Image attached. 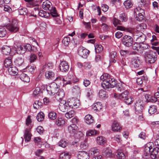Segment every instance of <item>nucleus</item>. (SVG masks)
Segmentation results:
<instances>
[{"label":"nucleus","mask_w":159,"mask_h":159,"mask_svg":"<svg viewBox=\"0 0 159 159\" xmlns=\"http://www.w3.org/2000/svg\"><path fill=\"white\" fill-rule=\"evenodd\" d=\"M6 27L7 29L11 32L15 33L19 30L17 24L14 23L13 21L11 23L7 24Z\"/></svg>","instance_id":"0eeeda50"},{"label":"nucleus","mask_w":159,"mask_h":159,"mask_svg":"<svg viewBox=\"0 0 159 159\" xmlns=\"http://www.w3.org/2000/svg\"><path fill=\"white\" fill-rule=\"evenodd\" d=\"M99 151L96 148H92L89 150V154L92 159H101L102 156L99 155Z\"/></svg>","instance_id":"7ed1b4c3"},{"label":"nucleus","mask_w":159,"mask_h":159,"mask_svg":"<svg viewBox=\"0 0 159 159\" xmlns=\"http://www.w3.org/2000/svg\"><path fill=\"white\" fill-rule=\"evenodd\" d=\"M69 132L72 134L76 133L78 129V127L75 124H72L68 127Z\"/></svg>","instance_id":"a211bd4d"},{"label":"nucleus","mask_w":159,"mask_h":159,"mask_svg":"<svg viewBox=\"0 0 159 159\" xmlns=\"http://www.w3.org/2000/svg\"><path fill=\"white\" fill-rule=\"evenodd\" d=\"M109 61L110 63H115L117 59V53L116 51H112L109 54Z\"/></svg>","instance_id":"4468645a"},{"label":"nucleus","mask_w":159,"mask_h":159,"mask_svg":"<svg viewBox=\"0 0 159 159\" xmlns=\"http://www.w3.org/2000/svg\"><path fill=\"white\" fill-rule=\"evenodd\" d=\"M144 57L145 61L150 64L154 63L157 59L156 52L152 51L146 52L144 54Z\"/></svg>","instance_id":"f03ea898"},{"label":"nucleus","mask_w":159,"mask_h":159,"mask_svg":"<svg viewBox=\"0 0 159 159\" xmlns=\"http://www.w3.org/2000/svg\"><path fill=\"white\" fill-rule=\"evenodd\" d=\"M72 92L76 95H80L81 93V90L80 87L76 85L73 87L72 89Z\"/></svg>","instance_id":"c756f323"},{"label":"nucleus","mask_w":159,"mask_h":159,"mask_svg":"<svg viewBox=\"0 0 159 159\" xmlns=\"http://www.w3.org/2000/svg\"><path fill=\"white\" fill-rule=\"evenodd\" d=\"M2 52L3 54L5 55H8L9 54L11 51V48L9 47L7 45H5L2 47Z\"/></svg>","instance_id":"cd10ccee"},{"label":"nucleus","mask_w":159,"mask_h":159,"mask_svg":"<svg viewBox=\"0 0 159 159\" xmlns=\"http://www.w3.org/2000/svg\"><path fill=\"white\" fill-rule=\"evenodd\" d=\"M70 41V40L69 37H65L62 41L63 43L66 46H68Z\"/></svg>","instance_id":"3c124183"},{"label":"nucleus","mask_w":159,"mask_h":159,"mask_svg":"<svg viewBox=\"0 0 159 159\" xmlns=\"http://www.w3.org/2000/svg\"><path fill=\"white\" fill-rule=\"evenodd\" d=\"M18 12L20 15H25L27 13V10L25 8H20L18 10Z\"/></svg>","instance_id":"603ef678"},{"label":"nucleus","mask_w":159,"mask_h":159,"mask_svg":"<svg viewBox=\"0 0 159 159\" xmlns=\"http://www.w3.org/2000/svg\"><path fill=\"white\" fill-rule=\"evenodd\" d=\"M98 94L99 97L101 98H105L106 96V92L103 90H100Z\"/></svg>","instance_id":"680f3d73"},{"label":"nucleus","mask_w":159,"mask_h":159,"mask_svg":"<svg viewBox=\"0 0 159 159\" xmlns=\"http://www.w3.org/2000/svg\"><path fill=\"white\" fill-rule=\"evenodd\" d=\"M70 154L68 152H65L61 153L60 155V159H70Z\"/></svg>","instance_id":"bb28decb"},{"label":"nucleus","mask_w":159,"mask_h":159,"mask_svg":"<svg viewBox=\"0 0 159 159\" xmlns=\"http://www.w3.org/2000/svg\"><path fill=\"white\" fill-rule=\"evenodd\" d=\"M70 108L76 109L80 105V101L77 99H72L68 102Z\"/></svg>","instance_id":"1a4fd4ad"},{"label":"nucleus","mask_w":159,"mask_h":159,"mask_svg":"<svg viewBox=\"0 0 159 159\" xmlns=\"http://www.w3.org/2000/svg\"><path fill=\"white\" fill-rule=\"evenodd\" d=\"M75 114L74 111L73 110H71L66 114L65 116L67 118H70L73 117Z\"/></svg>","instance_id":"de8ad7c7"},{"label":"nucleus","mask_w":159,"mask_h":159,"mask_svg":"<svg viewBox=\"0 0 159 159\" xmlns=\"http://www.w3.org/2000/svg\"><path fill=\"white\" fill-rule=\"evenodd\" d=\"M49 11H50L51 15L53 17H57L59 16L55 7H52L51 9H50Z\"/></svg>","instance_id":"473e14b6"},{"label":"nucleus","mask_w":159,"mask_h":159,"mask_svg":"<svg viewBox=\"0 0 159 159\" xmlns=\"http://www.w3.org/2000/svg\"><path fill=\"white\" fill-rule=\"evenodd\" d=\"M97 133V131L95 130H91L87 132L86 135L88 136H92L96 134Z\"/></svg>","instance_id":"e2e57ef3"},{"label":"nucleus","mask_w":159,"mask_h":159,"mask_svg":"<svg viewBox=\"0 0 159 159\" xmlns=\"http://www.w3.org/2000/svg\"><path fill=\"white\" fill-rule=\"evenodd\" d=\"M69 65L66 61H63L61 62L59 65V69L62 72H66L69 69Z\"/></svg>","instance_id":"9b49d317"},{"label":"nucleus","mask_w":159,"mask_h":159,"mask_svg":"<svg viewBox=\"0 0 159 159\" xmlns=\"http://www.w3.org/2000/svg\"><path fill=\"white\" fill-rule=\"evenodd\" d=\"M64 119L61 117H58L56 120L55 124L58 126H62L65 124Z\"/></svg>","instance_id":"c85d7f7f"},{"label":"nucleus","mask_w":159,"mask_h":159,"mask_svg":"<svg viewBox=\"0 0 159 159\" xmlns=\"http://www.w3.org/2000/svg\"><path fill=\"white\" fill-rule=\"evenodd\" d=\"M124 5L126 9H129L132 7L133 5L130 1L127 0L124 2Z\"/></svg>","instance_id":"79ce46f5"},{"label":"nucleus","mask_w":159,"mask_h":159,"mask_svg":"<svg viewBox=\"0 0 159 159\" xmlns=\"http://www.w3.org/2000/svg\"><path fill=\"white\" fill-rule=\"evenodd\" d=\"M59 107L61 110L63 112L67 111L70 108L68 102H66L65 101H62L59 105Z\"/></svg>","instance_id":"423d86ee"},{"label":"nucleus","mask_w":159,"mask_h":159,"mask_svg":"<svg viewBox=\"0 0 159 159\" xmlns=\"http://www.w3.org/2000/svg\"><path fill=\"white\" fill-rule=\"evenodd\" d=\"M120 19L122 21H126L128 20V17L126 15L123 13L120 15Z\"/></svg>","instance_id":"864d4df0"},{"label":"nucleus","mask_w":159,"mask_h":159,"mask_svg":"<svg viewBox=\"0 0 159 159\" xmlns=\"http://www.w3.org/2000/svg\"><path fill=\"white\" fill-rule=\"evenodd\" d=\"M102 154L106 157H112L113 156L111 150L109 148H104L102 151Z\"/></svg>","instance_id":"6ab92c4d"},{"label":"nucleus","mask_w":159,"mask_h":159,"mask_svg":"<svg viewBox=\"0 0 159 159\" xmlns=\"http://www.w3.org/2000/svg\"><path fill=\"white\" fill-rule=\"evenodd\" d=\"M24 59L22 57H17L14 61L15 65L18 66H21L24 63Z\"/></svg>","instance_id":"5701e85b"},{"label":"nucleus","mask_w":159,"mask_h":159,"mask_svg":"<svg viewBox=\"0 0 159 159\" xmlns=\"http://www.w3.org/2000/svg\"><path fill=\"white\" fill-rule=\"evenodd\" d=\"M102 107L101 102H98L95 104L94 106V110H95L99 111L102 109Z\"/></svg>","instance_id":"49530a36"},{"label":"nucleus","mask_w":159,"mask_h":159,"mask_svg":"<svg viewBox=\"0 0 159 159\" xmlns=\"http://www.w3.org/2000/svg\"><path fill=\"white\" fill-rule=\"evenodd\" d=\"M89 51L86 49L79 48L78 53L79 55L84 58H86L89 55Z\"/></svg>","instance_id":"2eb2a0df"},{"label":"nucleus","mask_w":159,"mask_h":159,"mask_svg":"<svg viewBox=\"0 0 159 159\" xmlns=\"http://www.w3.org/2000/svg\"><path fill=\"white\" fill-rule=\"evenodd\" d=\"M157 109V107L155 106L152 105L148 109L149 113L151 115L154 114L156 112Z\"/></svg>","instance_id":"4c0bfd02"},{"label":"nucleus","mask_w":159,"mask_h":159,"mask_svg":"<svg viewBox=\"0 0 159 159\" xmlns=\"http://www.w3.org/2000/svg\"><path fill=\"white\" fill-rule=\"evenodd\" d=\"M100 79L102 81L101 83L102 86L104 89H108L110 87L114 88L116 84V80L107 73L102 75Z\"/></svg>","instance_id":"f257e3e1"},{"label":"nucleus","mask_w":159,"mask_h":159,"mask_svg":"<svg viewBox=\"0 0 159 159\" xmlns=\"http://www.w3.org/2000/svg\"><path fill=\"white\" fill-rule=\"evenodd\" d=\"M15 50L18 54H22L25 52L24 45L17 46L16 47H15Z\"/></svg>","instance_id":"393cba45"},{"label":"nucleus","mask_w":159,"mask_h":159,"mask_svg":"<svg viewBox=\"0 0 159 159\" xmlns=\"http://www.w3.org/2000/svg\"><path fill=\"white\" fill-rule=\"evenodd\" d=\"M133 49L134 50L135 52H132V54H136V52L140 51L139 44L138 43H135L133 44L132 46Z\"/></svg>","instance_id":"c9c22d12"},{"label":"nucleus","mask_w":159,"mask_h":159,"mask_svg":"<svg viewBox=\"0 0 159 159\" xmlns=\"http://www.w3.org/2000/svg\"><path fill=\"white\" fill-rule=\"evenodd\" d=\"M52 7L51 3L49 1L47 0L43 3L42 7L45 10H49Z\"/></svg>","instance_id":"aec40b11"},{"label":"nucleus","mask_w":159,"mask_h":159,"mask_svg":"<svg viewBox=\"0 0 159 159\" xmlns=\"http://www.w3.org/2000/svg\"><path fill=\"white\" fill-rule=\"evenodd\" d=\"M37 58L36 56L34 54H31L30 56V61L32 62H34Z\"/></svg>","instance_id":"69168bd1"},{"label":"nucleus","mask_w":159,"mask_h":159,"mask_svg":"<svg viewBox=\"0 0 159 159\" xmlns=\"http://www.w3.org/2000/svg\"><path fill=\"white\" fill-rule=\"evenodd\" d=\"M133 39L131 36L126 35L123 38L122 43L125 46L129 47L133 44Z\"/></svg>","instance_id":"20e7f679"},{"label":"nucleus","mask_w":159,"mask_h":159,"mask_svg":"<svg viewBox=\"0 0 159 159\" xmlns=\"http://www.w3.org/2000/svg\"><path fill=\"white\" fill-rule=\"evenodd\" d=\"M36 67L34 66H27V69L31 73H32L34 72Z\"/></svg>","instance_id":"0e129e2a"},{"label":"nucleus","mask_w":159,"mask_h":159,"mask_svg":"<svg viewBox=\"0 0 159 159\" xmlns=\"http://www.w3.org/2000/svg\"><path fill=\"white\" fill-rule=\"evenodd\" d=\"M59 146L62 148H65L67 145V143L66 141L63 140H61L58 143Z\"/></svg>","instance_id":"4d7b16f0"},{"label":"nucleus","mask_w":159,"mask_h":159,"mask_svg":"<svg viewBox=\"0 0 159 159\" xmlns=\"http://www.w3.org/2000/svg\"><path fill=\"white\" fill-rule=\"evenodd\" d=\"M44 117V113L42 112H40L37 114L36 118L38 121L41 122L43 120Z\"/></svg>","instance_id":"ea45409f"},{"label":"nucleus","mask_w":159,"mask_h":159,"mask_svg":"<svg viewBox=\"0 0 159 159\" xmlns=\"http://www.w3.org/2000/svg\"><path fill=\"white\" fill-rule=\"evenodd\" d=\"M106 139L103 137H98L97 138V143L99 145H102L105 143Z\"/></svg>","instance_id":"37998d69"},{"label":"nucleus","mask_w":159,"mask_h":159,"mask_svg":"<svg viewBox=\"0 0 159 159\" xmlns=\"http://www.w3.org/2000/svg\"><path fill=\"white\" fill-rule=\"evenodd\" d=\"M31 134L30 133L29 130L26 129L25 130L24 134V138L25 142H29L30 141L31 138Z\"/></svg>","instance_id":"b1692460"},{"label":"nucleus","mask_w":159,"mask_h":159,"mask_svg":"<svg viewBox=\"0 0 159 159\" xmlns=\"http://www.w3.org/2000/svg\"><path fill=\"white\" fill-rule=\"evenodd\" d=\"M36 130L37 132L40 134H43L44 131L43 128L41 126H38L37 127Z\"/></svg>","instance_id":"774afa93"},{"label":"nucleus","mask_w":159,"mask_h":159,"mask_svg":"<svg viewBox=\"0 0 159 159\" xmlns=\"http://www.w3.org/2000/svg\"><path fill=\"white\" fill-rule=\"evenodd\" d=\"M122 129V127L120 123L116 120H114L111 126V130L114 132H120Z\"/></svg>","instance_id":"6e6552de"},{"label":"nucleus","mask_w":159,"mask_h":159,"mask_svg":"<svg viewBox=\"0 0 159 159\" xmlns=\"http://www.w3.org/2000/svg\"><path fill=\"white\" fill-rule=\"evenodd\" d=\"M95 49L96 53H98L102 50L103 48L101 45L97 44L95 46Z\"/></svg>","instance_id":"09e8293b"},{"label":"nucleus","mask_w":159,"mask_h":159,"mask_svg":"<svg viewBox=\"0 0 159 159\" xmlns=\"http://www.w3.org/2000/svg\"><path fill=\"white\" fill-rule=\"evenodd\" d=\"M144 17L143 14H141V13H138V16L137 15L135 18L137 20L141 21L144 19Z\"/></svg>","instance_id":"052dcab7"},{"label":"nucleus","mask_w":159,"mask_h":159,"mask_svg":"<svg viewBox=\"0 0 159 159\" xmlns=\"http://www.w3.org/2000/svg\"><path fill=\"white\" fill-rule=\"evenodd\" d=\"M20 78L24 82H28L30 81V78L28 75L24 73H22L20 74Z\"/></svg>","instance_id":"7c9ffc66"},{"label":"nucleus","mask_w":159,"mask_h":159,"mask_svg":"<svg viewBox=\"0 0 159 159\" xmlns=\"http://www.w3.org/2000/svg\"><path fill=\"white\" fill-rule=\"evenodd\" d=\"M80 146L82 149H85L88 146L87 143L86 142L84 141L81 143Z\"/></svg>","instance_id":"338daca9"},{"label":"nucleus","mask_w":159,"mask_h":159,"mask_svg":"<svg viewBox=\"0 0 159 159\" xmlns=\"http://www.w3.org/2000/svg\"><path fill=\"white\" fill-rule=\"evenodd\" d=\"M134 38L135 39L137 43H143L146 39L145 35L141 32H138V33L135 34L134 35Z\"/></svg>","instance_id":"39448f33"},{"label":"nucleus","mask_w":159,"mask_h":159,"mask_svg":"<svg viewBox=\"0 0 159 159\" xmlns=\"http://www.w3.org/2000/svg\"><path fill=\"white\" fill-rule=\"evenodd\" d=\"M89 153L84 151H80L77 155L78 159H89Z\"/></svg>","instance_id":"f8f14e48"},{"label":"nucleus","mask_w":159,"mask_h":159,"mask_svg":"<svg viewBox=\"0 0 159 159\" xmlns=\"http://www.w3.org/2000/svg\"><path fill=\"white\" fill-rule=\"evenodd\" d=\"M4 64L5 67H10L12 64L11 59L9 57L6 58L5 60Z\"/></svg>","instance_id":"58836bf2"},{"label":"nucleus","mask_w":159,"mask_h":159,"mask_svg":"<svg viewBox=\"0 0 159 159\" xmlns=\"http://www.w3.org/2000/svg\"><path fill=\"white\" fill-rule=\"evenodd\" d=\"M41 106L42 103L39 101H35L33 104L34 107L36 109H39Z\"/></svg>","instance_id":"6e6d98bb"},{"label":"nucleus","mask_w":159,"mask_h":159,"mask_svg":"<svg viewBox=\"0 0 159 159\" xmlns=\"http://www.w3.org/2000/svg\"><path fill=\"white\" fill-rule=\"evenodd\" d=\"M6 34V31L4 27L0 28V37H3Z\"/></svg>","instance_id":"5fc2aeb1"},{"label":"nucleus","mask_w":159,"mask_h":159,"mask_svg":"<svg viewBox=\"0 0 159 159\" xmlns=\"http://www.w3.org/2000/svg\"><path fill=\"white\" fill-rule=\"evenodd\" d=\"M48 116L50 119L54 120L57 118V114L55 112L53 111H51L49 113Z\"/></svg>","instance_id":"a19ab883"},{"label":"nucleus","mask_w":159,"mask_h":159,"mask_svg":"<svg viewBox=\"0 0 159 159\" xmlns=\"http://www.w3.org/2000/svg\"><path fill=\"white\" fill-rule=\"evenodd\" d=\"M8 71L10 74L15 75L17 73L18 70L15 66H10L8 68Z\"/></svg>","instance_id":"a878e982"},{"label":"nucleus","mask_w":159,"mask_h":159,"mask_svg":"<svg viewBox=\"0 0 159 159\" xmlns=\"http://www.w3.org/2000/svg\"><path fill=\"white\" fill-rule=\"evenodd\" d=\"M135 108L136 112H139L140 114V115L139 116V117H141L142 119H143V117L141 116L143 109V107L142 104H140V103L137 102L135 104ZM140 119H142V118H140Z\"/></svg>","instance_id":"f3484780"},{"label":"nucleus","mask_w":159,"mask_h":159,"mask_svg":"<svg viewBox=\"0 0 159 159\" xmlns=\"http://www.w3.org/2000/svg\"><path fill=\"white\" fill-rule=\"evenodd\" d=\"M152 151L151 152V157L152 159H156L159 156V149L156 147L152 148Z\"/></svg>","instance_id":"dca6fc26"},{"label":"nucleus","mask_w":159,"mask_h":159,"mask_svg":"<svg viewBox=\"0 0 159 159\" xmlns=\"http://www.w3.org/2000/svg\"><path fill=\"white\" fill-rule=\"evenodd\" d=\"M139 44V50L140 51L142 52L143 51L148 48V45L144 43H143Z\"/></svg>","instance_id":"a18cd8bd"},{"label":"nucleus","mask_w":159,"mask_h":159,"mask_svg":"<svg viewBox=\"0 0 159 159\" xmlns=\"http://www.w3.org/2000/svg\"><path fill=\"white\" fill-rule=\"evenodd\" d=\"M24 47L25 49V52L26 51H30L31 50H32L33 52H36L37 51V49L36 48H35V49H33L31 46L29 44H27L25 45H24ZM34 48V47H33Z\"/></svg>","instance_id":"e433bc0d"},{"label":"nucleus","mask_w":159,"mask_h":159,"mask_svg":"<svg viewBox=\"0 0 159 159\" xmlns=\"http://www.w3.org/2000/svg\"><path fill=\"white\" fill-rule=\"evenodd\" d=\"M39 15L42 17H44L45 18H47L48 16L47 15L49 16V13L43 10L40 11L39 12Z\"/></svg>","instance_id":"8fccbe9b"},{"label":"nucleus","mask_w":159,"mask_h":159,"mask_svg":"<svg viewBox=\"0 0 159 159\" xmlns=\"http://www.w3.org/2000/svg\"><path fill=\"white\" fill-rule=\"evenodd\" d=\"M125 84H122L120 83L117 84V82L116 81V84L115 86H116V89L118 91L121 92L125 89Z\"/></svg>","instance_id":"f704fd0d"},{"label":"nucleus","mask_w":159,"mask_h":159,"mask_svg":"<svg viewBox=\"0 0 159 159\" xmlns=\"http://www.w3.org/2000/svg\"><path fill=\"white\" fill-rule=\"evenodd\" d=\"M116 157L118 159H124L125 157L124 154L123 152L119 151H118Z\"/></svg>","instance_id":"bf43d9fd"},{"label":"nucleus","mask_w":159,"mask_h":159,"mask_svg":"<svg viewBox=\"0 0 159 159\" xmlns=\"http://www.w3.org/2000/svg\"><path fill=\"white\" fill-rule=\"evenodd\" d=\"M152 149L151 146H148V145L145 147L144 151L143 154V157L145 159L148 158L151 156V150Z\"/></svg>","instance_id":"9d476101"},{"label":"nucleus","mask_w":159,"mask_h":159,"mask_svg":"<svg viewBox=\"0 0 159 159\" xmlns=\"http://www.w3.org/2000/svg\"><path fill=\"white\" fill-rule=\"evenodd\" d=\"M84 119L86 123L89 125L92 124L94 121L93 117L90 114H88L85 116Z\"/></svg>","instance_id":"4be33fe9"},{"label":"nucleus","mask_w":159,"mask_h":159,"mask_svg":"<svg viewBox=\"0 0 159 159\" xmlns=\"http://www.w3.org/2000/svg\"><path fill=\"white\" fill-rule=\"evenodd\" d=\"M140 60L137 57H133L132 58L131 66L132 67L137 68L139 67L140 65Z\"/></svg>","instance_id":"ddd939ff"},{"label":"nucleus","mask_w":159,"mask_h":159,"mask_svg":"<svg viewBox=\"0 0 159 159\" xmlns=\"http://www.w3.org/2000/svg\"><path fill=\"white\" fill-rule=\"evenodd\" d=\"M55 74L51 71H47L45 72V76L48 79H52L54 76Z\"/></svg>","instance_id":"72a5a7b5"},{"label":"nucleus","mask_w":159,"mask_h":159,"mask_svg":"<svg viewBox=\"0 0 159 159\" xmlns=\"http://www.w3.org/2000/svg\"><path fill=\"white\" fill-rule=\"evenodd\" d=\"M129 94L128 91L127 90H125L119 95V99L123 101L129 96H128Z\"/></svg>","instance_id":"2f4dec72"},{"label":"nucleus","mask_w":159,"mask_h":159,"mask_svg":"<svg viewBox=\"0 0 159 159\" xmlns=\"http://www.w3.org/2000/svg\"><path fill=\"white\" fill-rule=\"evenodd\" d=\"M133 98L132 97L128 96L123 101L126 104L129 105L131 104L133 102Z\"/></svg>","instance_id":"c03bdc74"},{"label":"nucleus","mask_w":159,"mask_h":159,"mask_svg":"<svg viewBox=\"0 0 159 159\" xmlns=\"http://www.w3.org/2000/svg\"><path fill=\"white\" fill-rule=\"evenodd\" d=\"M42 93L39 87H36L34 90L33 94L34 96H37L40 95Z\"/></svg>","instance_id":"13d9d810"},{"label":"nucleus","mask_w":159,"mask_h":159,"mask_svg":"<svg viewBox=\"0 0 159 159\" xmlns=\"http://www.w3.org/2000/svg\"><path fill=\"white\" fill-rule=\"evenodd\" d=\"M64 93L62 90L60 89L55 95L56 99L58 101L61 100L62 98L64 96Z\"/></svg>","instance_id":"412c9836"}]
</instances>
